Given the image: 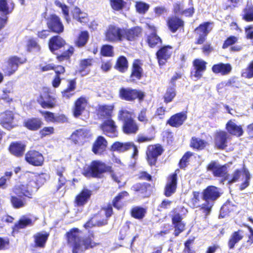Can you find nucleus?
<instances>
[{"label":"nucleus","mask_w":253,"mask_h":253,"mask_svg":"<svg viewBox=\"0 0 253 253\" xmlns=\"http://www.w3.org/2000/svg\"><path fill=\"white\" fill-rule=\"evenodd\" d=\"M22 63L19 58L12 57L9 59L7 66L3 70L6 75L10 76L17 70L19 64Z\"/></svg>","instance_id":"f704fd0d"},{"label":"nucleus","mask_w":253,"mask_h":253,"mask_svg":"<svg viewBox=\"0 0 253 253\" xmlns=\"http://www.w3.org/2000/svg\"><path fill=\"white\" fill-rule=\"evenodd\" d=\"M176 95V91L175 87L173 86H168L163 96L164 102L167 104L172 102Z\"/></svg>","instance_id":"8fccbe9b"},{"label":"nucleus","mask_w":253,"mask_h":253,"mask_svg":"<svg viewBox=\"0 0 253 253\" xmlns=\"http://www.w3.org/2000/svg\"><path fill=\"white\" fill-rule=\"evenodd\" d=\"M48 27L53 32L59 33L62 31L63 27L58 17H51L47 22Z\"/></svg>","instance_id":"de8ad7c7"},{"label":"nucleus","mask_w":253,"mask_h":253,"mask_svg":"<svg viewBox=\"0 0 253 253\" xmlns=\"http://www.w3.org/2000/svg\"><path fill=\"white\" fill-rule=\"evenodd\" d=\"M211 24L210 22H204L195 29L194 33L198 37L195 42L196 44H202L205 42L210 31L209 26Z\"/></svg>","instance_id":"a211bd4d"},{"label":"nucleus","mask_w":253,"mask_h":253,"mask_svg":"<svg viewBox=\"0 0 253 253\" xmlns=\"http://www.w3.org/2000/svg\"><path fill=\"white\" fill-rule=\"evenodd\" d=\"M109 2L111 8L115 11L123 10L127 3L124 0H109Z\"/></svg>","instance_id":"4d7b16f0"},{"label":"nucleus","mask_w":253,"mask_h":253,"mask_svg":"<svg viewBox=\"0 0 253 253\" xmlns=\"http://www.w3.org/2000/svg\"><path fill=\"white\" fill-rule=\"evenodd\" d=\"M131 143L132 142H121L116 141L111 145V150L119 153L127 151L131 149Z\"/></svg>","instance_id":"c03bdc74"},{"label":"nucleus","mask_w":253,"mask_h":253,"mask_svg":"<svg viewBox=\"0 0 253 253\" xmlns=\"http://www.w3.org/2000/svg\"><path fill=\"white\" fill-rule=\"evenodd\" d=\"M118 120L123 123L122 130L126 135L135 134L139 127L133 118V113L126 109L119 111Z\"/></svg>","instance_id":"f03ea898"},{"label":"nucleus","mask_w":253,"mask_h":253,"mask_svg":"<svg viewBox=\"0 0 253 253\" xmlns=\"http://www.w3.org/2000/svg\"><path fill=\"white\" fill-rule=\"evenodd\" d=\"M195 238H189L184 243L183 253H197V251L194 246Z\"/></svg>","instance_id":"5fc2aeb1"},{"label":"nucleus","mask_w":253,"mask_h":253,"mask_svg":"<svg viewBox=\"0 0 253 253\" xmlns=\"http://www.w3.org/2000/svg\"><path fill=\"white\" fill-rule=\"evenodd\" d=\"M240 86V82L238 78L235 77H232L228 80L226 82H222L217 86V89L219 90L223 88L227 87H231L233 88H238Z\"/></svg>","instance_id":"58836bf2"},{"label":"nucleus","mask_w":253,"mask_h":253,"mask_svg":"<svg viewBox=\"0 0 253 253\" xmlns=\"http://www.w3.org/2000/svg\"><path fill=\"white\" fill-rule=\"evenodd\" d=\"M15 119V113L6 110L0 114V125L5 129L11 130L16 126Z\"/></svg>","instance_id":"dca6fc26"},{"label":"nucleus","mask_w":253,"mask_h":253,"mask_svg":"<svg viewBox=\"0 0 253 253\" xmlns=\"http://www.w3.org/2000/svg\"><path fill=\"white\" fill-rule=\"evenodd\" d=\"M236 209L237 207L235 205L230 201H227L220 209L219 216L224 218L228 216L231 213L234 212Z\"/></svg>","instance_id":"37998d69"},{"label":"nucleus","mask_w":253,"mask_h":253,"mask_svg":"<svg viewBox=\"0 0 253 253\" xmlns=\"http://www.w3.org/2000/svg\"><path fill=\"white\" fill-rule=\"evenodd\" d=\"M112 171L111 166L107 165L100 160H93L89 165L84 167L82 174L86 177L101 178L104 173Z\"/></svg>","instance_id":"7ed1b4c3"},{"label":"nucleus","mask_w":253,"mask_h":253,"mask_svg":"<svg viewBox=\"0 0 253 253\" xmlns=\"http://www.w3.org/2000/svg\"><path fill=\"white\" fill-rule=\"evenodd\" d=\"M173 52V47L169 45H164L156 52V59L160 67L165 66L170 58Z\"/></svg>","instance_id":"4468645a"},{"label":"nucleus","mask_w":253,"mask_h":253,"mask_svg":"<svg viewBox=\"0 0 253 253\" xmlns=\"http://www.w3.org/2000/svg\"><path fill=\"white\" fill-rule=\"evenodd\" d=\"M229 136L224 130L216 131L214 135V148L218 150H224L228 146V140Z\"/></svg>","instance_id":"6ab92c4d"},{"label":"nucleus","mask_w":253,"mask_h":253,"mask_svg":"<svg viewBox=\"0 0 253 253\" xmlns=\"http://www.w3.org/2000/svg\"><path fill=\"white\" fill-rule=\"evenodd\" d=\"M10 201L13 207L17 209L24 207L26 203L24 198H19L15 196H11Z\"/></svg>","instance_id":"69168bd1"},{"label":"nucleus","mask_w":253,"mask_h":253,"mask_svg":"<svg viewBox=\"0 0 253 253\" xmlns=\"http://www.w3.org/2000/svg\"><path fill=\"white\" fill-rule=\"evenodd\" d=\"M193 155V153L190 151H187L185 153L178 163V166L180 169H184L187 167L189 159Z\"/></svg>","instance_id":"680f3d73"},{"label":"nucleus","mask_w":253,"mask_h":253,"mask_svg":"<svg viewBox=\"0 0 253 253\" xmlns=\"http://www.w3.org/2000/svg\"><path fill=\"white\" fill-rule=\"evenodd\" d=\"M149 5L145 2L137 1L135 3L136 11L140 14H145L149 8Z\"/></svg>","instance_id":"774afa93"},{"label":"nucleus","mask_w":253,"mask_h":253,"mask_svg":"<svg viewBox=\"0 0 253 253\" xmlns=\"http://www.w3.org/2000/svg\"><path fill=\"white\" fill-rule=\"evenodd\" d=\"M142 29L138 26H135L129 29L124 28L123 40L129 42L135 41L142 35Z\"/></svg>","instance_id":"bb28decb"},{"label":"nucleus","mask_w":253,"mask_h":253,"mask_svg":"<svg viewBox=\"0 0 253 253\" xmlns=\"http://www.w3.org/2000/svg\"><path fill=\"white\" fill-rule=\"evenodd\" d=\"M242 173V171L241 169H235L232 173L230 177L229 178L228 177V179H227V184L231 185L234 183H236L239 181Z\"/></svg>","instance_id":"0e129e2a"},{"label":"nucleus","mask_w":253,"mask_h":253,"mask_svg":"<svg viewBox=\"0 0 253 253\" xmlns=\"http://www.w3.org/2000/svg\"><path fill=\"white\" fill-rule=\"evenodd\" d=\"M129 196L126 191H122L114 197L112 201L113 207L117 210H122L125 206L126 200Z\"/></svg>","instance_id":"2f4dec72"},{"label":"nucleus","mask_w":253,"mask_h":253,"mask_svg":"<svg viewBox=\"0 0 253 253\" xmlns=\"http://www.w3.org/2000/svg\"><path fill=\"white\" fill-rule=\"evenodd\" d=\"M89 38L88 33L87 31H84L80 32L76 41V45L79 47L84 46L88 41Z\"/></svg>","instance_id":"864d4df0"},{"label":"nucleus","mask_w":253,"mask_h":253,"mask_svg":"<svg viewBox=\"0 0 253 253\" xmlns=\"http://www.w3.org/2000/svg\"><path fill=\"white\" fill-rule=\"evenodd\" d=\"M187 119V112L182 111L170 116L167 120V124L173 127H179L183 125Z\"/></svg>","instance_id":"b1692460"},{"label":"nucleus","mask_w":253,"mask_h":253,"mask_svg":"<svg viewBox=\"0 0 253 253\" xmlns=\"http://www.w3.org/2000/svg\"><path fill=\"white\" fill-rule=\"evenodd\" d=\"M114 106L113 105H99L96 110L97 116L100 119L112 118Z\"/></svg>","instance_id":"c756f323"},{"label":"nucleus","mask_w":253,"mask_h":253,"mask_svg":"<svg viewBox=\"0 0 253 253\" xmlns=\"http://www.w3.org/2000/svg\"><path fill=\"white\" fill-rule=\"evenodd\" d=\"M103 134L111 138L118 136L119 131L116 122L112 118L104 120L100 125Z\"/></svg>","instance_id":"ddd939ff"},{"label":"nucleus","mask_w":253,"mask_h":253,"mask_svg":"<svg viewBox=\"0 0 253 253\" xmlns=\"http://www.w3.org/2000/svg\"><path fill=\"white\" fill-rule=\"evenodd\" d=\"M173 8L175 13L181 14L185 16H192L194 13V8L192 6L184 10L182 2L178 1L175 3L173 4Z\"/></svg>","instance_id":"ea45409f"},{"label":"nucleus","mask_w":253,"mask_h":253,"mask_svg":"<svg viewBox=\"0 0 253 253\" xmlns=\"http://www.w3.org/2000/svg\"><path fill=\"white\" fill-rule=\"evenodd\" d=\"M35 181H30L29 183L18 184L13 188V192L19 196H24L31 198L33 193V186L35 185Z\"/></svg>","instance_id":"aec40b11"},{"label":"nucleus","mask_w":253,"mask_h":253,"mask_svg":"<svg viewBox=\"0 0 253 253\" xmlns=\"http://www.w3.org/2000/svg\"><path fill=\"white\" fill-rule=\"evenodd\" d=\"M221 194L219 188L215 186L210 185L203 190L202 198L203 200H208L213 202L220 196Z\"/></svg>","instance_id":"5701e85b"},{"label":"nucleus","mask_w":253,"mask_h":253,"mask_svg":"<svg viewBox=\"0 0 253 253\" xmlns=\"http://www.w3.org/2000/svg\"><path fill=\"white\" fill-rule=\"evenodd\" d=\"M201 194L199 191H197L192 192V197L189 201V205L191 208L193 209L198 208L200 202Z\"/></svg>","instance_id":"6e6d98bb"},{"label":"nucleus","mask_w":253,"mask_h":253,"mask_svg":"<svg viewBox=\"0 0 253 253\" xmlns=\"http://www.w3.org/2000/svg\"><path fill=\"white\" fill-rule=\"evenodd\" d=\"M124 28L110 25L105 33V41L110 42H116L123 41Z\"/></svg>","instance_id":"9b49d317"},{"label":"nucleus","mask_w":253,"mask_h":253,"mask_svg":"<svg viewBox=\"0 0 253 253\" xmlns=\"http://www.w3.org/2000/svg\"><path fill=\"white\" fill-rule=\"evenodd\" d=\"M79 233L78 228H74L66 234L67 244L72 248L73 253H82L96 246V244L93 240V234L83 238L80 236Z\"/></svg>","instance_id":"f257e3e1"},{"label":"nucleus","mask_w":253,"mask_h":253,"mask_svg":"<svg viewBox=\"0 0 253 253\" xmlns=\"http://www.w3.org/2000/svg\"><path fill=\"white\" fill-rule=\"evenodd\" d=\"M153 187L154 186L146 182H138L131 186V190L137 196L146 198L151 195Z\"/></svg>","instance_id":"1a4fd4ad"},{"label":"nucleus","mask_w":253,"mask_h":253,"mask_svg":"<svg viewBox=\"0 0 253 253\" xmlns=\"http://www.w3.org/2000/svg\"><path fill=\"white\" fill-rule=\"evenodd\" d=\"M118 94L120 99L128 102H134L137 100L141 103L145 97V93L143 90L129 87H121Z\"/></svg>","instance_id":"39448f33"},{"label":"nucleus","mask_w":253,"mask_h":253,"mask_svg":"<svg viewBox=\"0 0 253 253\" xmlns=\"http://www.w3.org/2000/svg\"><path fill=\"white\" fill-rule=\"evenodd\" d=\"M108 221L101 211L94 214L84 225L85 229L93 227H101L108 224Z\"/></svg>","instance_id":"2eb2a0df"},{"label":"nucleus","mask_w":253,"mask_h":253,"mask_svg":"<svg viewBox=\"0 0 253 253\" xmlns=\"http://www.w3.org/2000/svg\"><path fill=\"white\" fill-rule=\"evenodd\" d=\"M208 171H211L212 175L216 177H221L222 181L228 179L227 168L226 165H220L215 161H211L207 166Z\"/></svg>","instance_id":"9d476101"},{"label":"nucleus","mask_w":253,"mask_h":253,"mask_svg":"<svg viewBox=\"0 0 253 253\" xmlns=\"http://www.w3.org/2000/svg\"><path fill=\"white\" fill-rule=\"evenodd\" d=\"M25 160L32 165L40 166L42 165L44 158L40 152L35 150H30L26 154Z\"/></svg>","instance_id":"a878e982"},{"label":"nucleus","mask_w":253,"mask_h":253,"mask_svg":"<svg viewBox=\"0 0 253 253\" xmlns=\"http://www.w3.org/2000/svg\"><path fill=\"white\" fill-rule=\"evenodd\" d=\"M93 62L92 58L81 60L79 64L78 72L83 75L88 74L89 71L87 70V69L93 65Z\"/></svg>","instance_id":"a18cd8bd"},{"label":"nucleus","mask_w":253,"mask_h":253,"mask_svg":"<svg viewBox=\"0 0 253 253\" xmlns=\"http://www.w3.org/2000/svg\"><path fill=\"white\" fill-rule=\"evenodd\" d=\"M38 102L43 108H52L55 105V98L49 93L48 89L43 88L40 97L38 99Z\"/></svg>","instance_id":"4be33fe9"},{"label":"nucleus","mask_w":253,"mask_h":253,"mask_svg":"<svg viewBox=\"0 0 253 253\" xmlns=\"http://www.w3.org/2000/svg\"><path fill=\"white\" fill-rule=\"evenodd\" d=\"M169 30L173 33L184 26V22L178 17H170L167 22Z\"/></svg>","instance_id":"e433bc0d"},{"label":"nucleus","mask_w":253,"mask_h":253,"mask_svg":"<svg viewBox=\"0 0 253 253\" xmlns=\"http://www.w3.org/2000/svg\"><path fill=\"white\" fill-rule=\"evenodd\" d=\"M142 61L139 59L133 60L130 68L129 79L130 83H136L143 77L144 71Z\"/></svg>","instance_id":"f8f14e48"},{"label":"nucleus","mask_w":253,"mask_h":253,"mask_svg":"<svg viewBox=\"0 0 253 253\" xmlns=\"http://www.w3.org/2000/svg\"><path fill=\"white\" fill-rule=\"evenodd\" d=\"M146 213L147 209L140 206L133 207L130 210L131 216L138 220L143 219Z\"/></svg>","instance_id":"49530a36"},{"label":"nucleus","mask_w":253,"mask_h":253,"mask_svg":"<svg viewBox=\"0 0 253 253\" xmlns=\"http://www.w3.org/2000/svg\"><path fill=\"white\" fill-rule=\"evenodd\" d=\"M147 28L151 31V33L146 36L145 41L148 46L151 48H155L161 45L163 43V41L157 34L156 28L149 24H147Z\"/></svg>","instance_id":"f3484780"},{"label":"nucleus","mask_w":253,"mask_h":253,"mask_svg":"<svg viewBox=\"0 0 253 253\" xmlns=\"http://www.w3.org/2000/svg\"><path fill=\"white\" fill-rule=\"evenodd\" d=\"M244 237V231L242 229H239L232 232L227 242L228 249L229 250L234 249L236 245L242 240Z\"/></svg>","instance_id":"473e14b6"},{"label":"nucleus","mask_w":253,"mask_h":253,"mask_svg":"<svg viewBox=\"0 0 253 253\" xmlns=\"http://www.w3.org/2000/svg\"><path fill=\"white\" fill-rule=\"evenodd\" d=\"M42 123L39 119L32 118L25 120L23 123L24 126L31 130L38 129L42 126Z\"/></svg>","instance_id":"09e8293b"},{"label":"nucleus","mask_w":253,"mask_h":253,"mask_svg":"<svg viewBox=\"0 0 253 253\" xmlns=\"http://www.w3.org/2000/svg\"><path fill=\"white\" fill-rule=\"evenodd\" d=\"M243 226L248 229L250 234L247 235V240L243 244V246L249 248L253 244V229L248 224H243Z\"/></svg>","instance_id":"e2e57ef3"},{"label":"nucleus","mask_w":253,"mask_h":253,"mask_svg":"<svg viewBox=\"0 0 253 253\" xmlns=\"http://www.w3.org/2000/svg\"><path fill=\"white\" fill-rule=\"evenodd\" d=\"M90 131L86 128L76 129L70 136V139L75 144L85 141L90 136Z\"/></svg>","instance_id":"cd10ccee"},{"label":"nucleus","mask_w":253,"mask_h":253,"mask_svg":"<svg viewBox=\"0 0 253 253\" xmlns=\"http://www.w3.org/2000/svg\"><path fill=\"white\" fill-rule=\"evenodd\" d=\"M92 191L87 188H83L76 196L74 203L77 207H83L89 201Z\"/></svg>","instance_id":"412c9836"},{"label":"nucleus","mask_w":253,"mask_h":253,"mask_svg":"<svg viewBox=\"0 0 253 253\" xmlns=\"http://www.w3.org/2000/svg\"><path fill=\"white\" fill-rule=\"evenodd\" d=\"M87 104V99L83 96L78 98L74 102L73 108V115L77 118L81 116L85 111Z\"/></svg>","instance_id":"7c9ffc66"},{"label":"nucleus","mask_w":253,"mask_h":253,"mask_svg":"<svg viewBox=\"0 0 253 253\" xmlns=\"http://www.w3.org/2000/svg\"><path fill=\"white\" fill-rule=\"evenodd\" d=\"M114 68L121 73L126 72L128 68V61L124 55L119 56L114 65Z\"/></svg>","instance_id":"4c0bfd02"},{"label":"nucleus","mask_w":253,"mask_h":253,"mask_svg":"<svg viewBox=\"0 0 253 253\" xmlns=\"http://www.w3.org/2000/svg\"><path fill=\"white\" fill-rule=\"evenodd\" d=\"M165 150L160 143L149 145L146 150V159L149 166L156 165L159 157L161 156Z\"/></svg>","instance_id":"423d86ee"},{"label":"nucleus","mask_w":253,"mask_h":253,"mask_svg":"<svg viewBox=\"0 0 253 253\" xmlns=\"http://www.w3.org/2000/svg\"><path fill=\"white\" fill-rule=\"evenodd\" d=\"M63 45L62 38L58 36L54 37L51 38L49 42V47L50 50L54 54L58 55L56 51L61 48ZM57 58L58 60L62 61L63 56L62 53L60 55H57Z\"/></svg>","instance_id":"72a5a7b5"},{"label":"nucleus","mask_w":253,"mask_h":253,"mask_svg":"<svg viewBox=\"0 0 253 253\" xmlns=\"http://www.w3.org/2000/svg\"><path fill=\"white\" fill-rule=\"evenodd\" d=\"M205 202L201 205H199L200 210L201 211L206 215H209L211 211L212 207L213 206V203L209 200H204Z\"/></svg>","instance_id":"052dcab7"},{"label":"nucleus","mask_w":253,"mask_h":253,"mask_svg":"<svg viewBox=\"0 0 253 253\" xmlns=\"http://www.w3.org/2000/svg\"><path fill=\"white\" fill-rule=\"evenodd\" d=\"M208 145L207 141L195 136L192 137L190 142V147L198 151L205 149Z\"/></svg>","instance_id":"79ce46f5"},{"label":"nucleus","mask_w":253,"mask_h":253,"mask_svg":"<svg viewBox=\"0 0 253 253\" xmlns=\"http://www.w3.org/2000/svg\"><path fill=\"white\" fill-rule=\"evenodd\" d=\"M225 129L227 133L237 137L242 136L244 132L242 126L236 124L235 120H229L226 124Z\"/></svg>","instance_id":"c85d7f7f"},{"label":"nucleus","mask_w":253,"mask_h":253,"mask_svg":"<svg viewBox=\"0 0 253 253\" xmlns=\"http://www.w3.org/2000/svg\"><path fill=\"white\" fill-rule=\"evenodd\" d=\"M108 142L104 137L101 135L97 136L92 146V151L95 155H101L106 151Z\"/></svg>","instance_id":"393cba45"},{"label":"nucleus","mask_w":253,"mask_h":253,"mask_svg":"<svg viewBox=\"0 0 253 253\" xmlns=\"http://www.w3.org/2000/svg\"><path fill=\"white\" fill-rule=\"evenodd\" d=\"M137 179L147 181H152L153 177L149 172L145 170L139 171L136 175Z\"/></svg>","instance_id":"338daca9"},{"label":"nucleus","mask_w":253,"mask_h":253,"mask_svg":"<svg viewBox=\"0 0 253 253\" xmlns=\"http://www.w3.org/2000/svg\"><path fill=\"white\" fill-rule=\"evenodd\" d=\"M100 55L104 57H113L114 55L113 46L110 44H103L100 49Z\"/></svg>","instance_id":"bf43d9fd"},{"label":"nucleus","mask_w":253,"mask_h":253,"mask_svg":"<svg viewBox=\"0 0 253 253\" xmlns=\"http://www.w3.org/2000/svg\"><path fill=\"white\" fill-rule=\"evenodd\" d=\"M207 62L201 58H195L192 61L190 77L197 81L201 79L207 70Z\"/></svg>","instance_id":"6e6552de"},{"label":"nucleus","mask_w":253,"mask_h":253,"mask_svg":"<svg viewBox=\"0 0 253 253\" xmlns=\"http://www.w3.org/2000/svg\"><path fill=\"white\" fill-rule=\"evenodd\" d=\"M171 215L172 224L174 227L173 235L178 237L185 229V223L182 221L183 215H185L188 210L184 206L177 207L171 211Z\"/></svg>","instance_id":"20e7f679"},{"label":"nucleus","mask_w":253,"mask_h":253,"mask_svg":"<svg viewBox=\"0 0 253 253\" xmlns=\"http://www.w3.org/2000/svg\"><path fill=\"white\" fill-rule=\"evenodd\" d=\"M211 70L215 74L226 75L231 72L232 67L229 63H219L214 64L211 67Z\"/></svg>","instance_id":"c9c22d12"},{"label":"nucleus","mask_w":253,"mask_h":253,"mask_svg":"<svg viewBox=\"0 0 253 253\" xmlns=\"http://www.w3.org/2000/svg\"><path fill=\"white\" fill-rule=\"evenodd\" d=\"M14 7L13 3L9 0H0V11L2 12L5 14H9Z\"/></svg>","instance_id":"603ef678"},{"label":"nucleus","mask_w":253,"mask_h":253,"mask_svg":"<svg viewBox=\"0 0 253 253\" xmlns=\"http://www.w3.org/2000/svg\"><path fill=\"white\" fill-rule=\"evenodd\" d=\"M25 150V145L19 142L11 143L9 147V151L11 154L16 156H22Z\"/></svg>","instance_id":"a19ab883"},{"label":"nucleus","mask_w":253,"mask_h":253,"mask_svg":"<svg viewBox=\"0 0 253 253\" xmlns=\"http://www.w3.org/2000/svg\"><path fill=\"white\" fill-rule=\"evenodd\" d=\"M49 234L45 232H42L37 233L34 236L35 242L36 245L40 247L44 246Z\"/></svg>","instance_id":"3c124183"},{"label":"nucleus","mask_w":253,"mask_h":253,"mask_svg":"<svg viewBox=\"0 0 253 253\" xmlns=\"http://www.w3.org/2000/svg\"><path fill=\"white\" fill-rule=\"evenodd\" d=\"M241 76L245 79H250L253 78V60L251 61L246 68L242 70Z\"/></svg>","instance_id":"13d9d810"},{"label":"nucleus","mask_w":253,"mask_h":253,"mask_svg":"<svg viewBox=\"0 0 253 253\" xmlns=\"http://www.w3.org/2000/svg\"><path fill=\"white\" fill-rule=\"evenodd\" d=\"M179 172V169H176L174 172L167 177L163 190V194L166 197H170L176 193L178 181L177 174Z\"/></svg>","instance_id":"0eeeda50"}]
</instances>
